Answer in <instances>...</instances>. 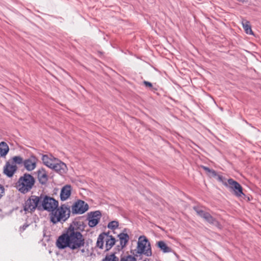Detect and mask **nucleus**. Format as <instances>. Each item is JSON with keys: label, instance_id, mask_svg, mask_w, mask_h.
Here are the masks:
<instances>
[{"label": "nucleus", "instance_id": "nucleus-20", "mask_svg": "<svg viewBox=\"0 0 261 261\" xmlns=\"http://www.w3.org/2000/svg\"><path fill=\"white\" fill-rule=\"evenodd\" d=\"M242 24L246 34L249 35L253 34L250 23L248 20L243 19L242 21Z\"/></svg>", "mask_w": 261, "mask_h": 261}, {"label": "nucleus", "instance_id": "nucleus-14", "mask_svg": "<svg viewBox=\"0 0 261 261\" xmlns=\"http://www.w3.org/2000/svg\"><path fill=\"white\" fill-rule=\"evenodd\" d=\"M71 187L70 185H67L64 186L61 190L60 192V199L62 201H65L68 199L71 195Z\"/></svg>", "mask_w": 261, "mask_h": 261}, {"label": "nucleus", "instance_id": "nucleus-8", "mask_svg": "<svg viewBox=\"0 0 261 261\" xmlns=\"http://www.w3.org/2000/svg\"><path fill=\"white\" fill-rule=\"evenodd\" d=\"M87 203L82 200H78L72 206V212L73 214H82L88 210Z\"/></svg>", "mask_w": 261, "mask_h": 261}, {"label": "nucleus", "instance_id": "nucleus-29", "mask_svg": "<svg viewBox=\"0 0 261 261\" xmlns=\"http://www.w3.org/2000/svg\"><path fill=\"white\" fill-rule=\"evenodd\" d=\"M4 193V188L0 184V198L3 196Z\"/></svg>", "mask_w": 261, "mask_h": 261}, {"label": "nucleus", "instance_id": "nucleus-11", "mask_svg": "<svg viewBox=\"0 0 261 261\" xmlns=\"http://www.w3.org/2000/svg\"><path fill=\"white\" fill-rule=\"evenodd\" d=\"M17 169V167L15 164L11 163L10 162H7L4 167V173L7 176L11 177L16 171Z\"/></svg>", "mask_w": 261, "mask_h": 261}, {"label": "nucleus", "instance_id": "nucleus-30", "mask_svg": "<svg viewBox=\"0 0 261 261\" xmlns=\"http://www.w3.org/2000/svg\"><path fill=\"white\" fill-rule=\"evenodd\" d=\"M144 84L145 85V86L148 87H152V84L151 83H150L149 82H147V81H144Z\"/></svg>", "mask_w": 261, "mask_h": 261}, {"label": "nucleus", "instance_id": "nucleus-19", "mask_svg": "<svg viewBox=\"0 0 261 261\" xmlns=\"http://www.w3.org/2000/svg\"><path fill=\"white\" fill-rule=\"evenodd\" d=\"M118 238L120 240V244L121 247H124L128 241V235L126 233H121L118 235Z\"/></svg>", "mask_w": 261, "mask_h": 261}, {"label": "nucleus", "instance_id": "nucleus-23", "mask_svg": "<svg viewBox=\"0 0 261 261\" xmlns=\"http://www.w3.org/2000/svg\"><path fill=\"white\" fill-rule=\"evenodd\" d=\"M120 261H137V259L134 256L127 254L122 255Z\"/></svg>", "mask_w": 261, "mask_h": 261}, {"label": "nucleus", "instance_id": "nucleus-6", "mask_svg": "<svg viewBox=\"0 0 261 261\" xmlns=\"http://www.w3.org/2000/svg\"><path fill=\"white\" fill-rule=\"evenodd\" d=\"M43 210L51 213L58 206V201L54 198L45 196L41 203Z\"/></svg>", "mask_w": 261, "mask_h": 261}, {"label": "nucleus", "instance_id": "nucleus-31", "mask_svg": "<svg viewBox=\"0 0 261 261\" xmlns=\"http://www.w3.org/2000/svg\"><path fill=\"white\" fill-rule=\"evenodd\" d=\"M202 168L205 171H206L208 173H210V172L211 171V169H210V168H208V167H206L205 166H202Z\"/></svg>", "mask_w": 261, "mask_h": 261}, {"label": "nucleus", "instance_id": "nucleus-21", "mask_svg": "<svg viewBox=\"0 0 261 261\" xmlns=\"http://www.w3.org/2000/svg\"><path fill=\"white\" fill-rule=\"evenodd\" d=\"M116 242L115 239L112 236L109 235V238L107 241V243L105 244L104 248L106 251L110 250L115 245Z\"/></svg>", "mask_w": 261, "mask_h": 261}, {"label": "nucleus", "instance_id": "nucleus-9", "mask_svg": "<svg viewBox=\"0 0 261 261\" xmlns=\"http://www.w3.org/2000/svg\"><path fill=\"white\" fill-rule=\"evenodd\" d=\"M194 210L196 211L197 215L203 218L208 223L215 225L216 226H219L218 222L213 218L209 213L202 211L197 207H194Z\"/></svg>", "mask_w": 261, "mask_h": 261}, {"label": "nucleus", "instance_id": "nucleus-27", "mask_svg": "<svg viewBox=\"0 0 261 261\" xmlns=\"http://www.w3.org/2000/svg\"><path fill=\"white\" fill-rule=\"evenodd\" d=\"M219 181L222 182V184L226 187L227 186L228 179L223 177L222 175H218L216 176Z\"/></svg>", "mask_w": 261, "mask_h": 261}, {"label": "nucleus", "instance_id": "nucleus-3", "mask_svg": "<svg viewBox=\"0 0 261 261\" xmlns=\"http://www.w3.org/2000/svg\"><path fill=\"white\" fill-rule=\"evenodd\" d=\"M35 183L34 178L25 173L21 176L16 183V188L22 193L25 194L31 190Z\"/></svg>", "mask_w": 261, "mask_h": 261}, {"label": "nucleus", "instance_id": "nucleus-1", "mask_svg": "<svg viewBox=\"0 0 261 261\" xmlns=\"http://www.w3.org/2000/svg\"><path fill=\"white\" fill-rule=\"evenodd\" d=\"M56 245L60 249L68 247L84 257L89 255V250L87 246L85 245L84 237L74 224L70 225L58 238Z\"/></svg>", "mask_w": 261, "mask_h": 261}, {"label": "nucleus", "instance_id": "nucleus-32", "mask_svg": "<svg viewBox=\"0 0 261 261\" xmlns=\"http://www.w3.org/2000/svg\"><path fill=\"white\" fill-rule=\"evenodd\" d=\"M29 225L28 224H24L22 227H20V229L21 231H23L28 227Z\"/></svg>", "mask_w": 261, "mask_h": 261}, {"label": "nucleus", "instance_id": "nucleus-28", "mask_svg": "<svg viewBox=\"0 0 261 261\" xmlns=\"http://www.w3.org/2000/svg\"><path fill=\"white\" fill-rule=\"evenodd\" d=\"M208 175L212 177H216L217 174L215 171L211 170L210 173H208Z\"/></svg>", "mask_w": 261, "mask_h": 261}, {"label": "nucleus", "instance_id": "nucleus-15", "mask_svg": "<svg viewBox=\"0 0 261 261\" xmlns=\"http://www.w3.org/2000/svg\"><path fill=\"white\" fill-rule=\"evenodd\" d=\"M109 238V234L108 233L103 232L100 234L96 242L97 247L101 249H104V244H106Z\"/></svg>", "mask_w": 261, "mask_h": 261}, {"label": "nucleus", "instance_id": "nucleus-18", "mask_svg": "<svg viewBox=\"0 0 261 261\" xmlns=\"http://www.w3.org/2000/svg\"><path fill=\"white\" fill-rule=\"evenodd\" d=\"M9 151V147L7 144L5 142L0 143V155L5 156Z\"/></svg>", "mask_w": 261, "mask_h": 261}, {"label": "nucleus", "instance_id": "nucleus-22", "mask_svg": "<svg viewBox=\"0 0 261 261\" xmlns=\"http://www.w3.org/2000/svg\"><path fill=\"white\" fill-rule=\"evenodd\" d=\"M158 246L164 253L170 252L171 251V248H169L163 241L158 242Z\"/></svg>", "mask_w": 261, "mask_h": 261}, {"label": "nucleus", "instance_id": "nucleus-4", "mask_svg": "<svg viewBox=\"0 0 261 261\" xmlns=\"http://www.w3.org/2000/svg\"><path fill=\"white\" fill-rule=\"evenodd\" d=\"M136 251L137 254H144L147 256H151L150 244L144 236L139 237Z\"/></svg>", "mask_w": 261, "mask_h": 261}, {"label": "nucleus", "instance_id": "nucleus-13", "mask_svg": "<svg viewBox=\"0 0 261 261\" xmlns=\"http://www.w3.org/2000/svg\"><path fill=\"white\" fill-rule=\"evenodd\" d=\"M101 214L99 211H95L91 213V215L89 217L88 225L90 227H93L96 226L100 219Z\"/></svg>", "mask_w": 261, "mask_h": 261}, {"label": "nucleus", "instance_id": "nucleus-16", "mask_svg": "<svg viewBox=\"0 0 261 261\" xmlns=\"http://www.w3.org/2000/svg\"><path fill=\"white\" fill-rule=\"evenodd\" d=\"M42 161L43 164L49 168H51L53 167V165L57 160V158L54 157L53 155H43L42 156Z\"/></svg>", "mask_w": 261, "mask_h": 261}, {"label": "nucleus", "instance_id": "nucleus-10", "mask_svg": "<svg viewBox=\"0 0 261 261\" xmlns=\"http://www.w3.org/2000/svg\"><path fill=\"white\" fill-rule=\"evenodd\" d=\"M38 160L34 156H31L29 159L23 161V165L25 169L29 171H32L36 167Z\"/></svg>", "mask_w": 261, "mask_h": 261}, {"label": "nucleus", "instance_id": "nucleus-26", "mask_svg": "<svg viewBox=\"0 0 261 261\" xmlns=\"http://www.w3.org/2000/svg\"><path fill=\"white\" fill-rule=\"evenodd\" d=\"M118 227V222L116 221H113L110 222L108 225V227L110 229H115Z\"/></svg>", "mask_w": 261, "mask_h": 261}, {"label": "nucleus", "instance_id": "nucleus-17", "mask_svg": "<svg viewBox=\"0 0 261 261\" xmlns=\"http://www.w3.org/2000/svg\"><path fill=\"white\" fill-rule=\"evenodd\" d=\"M38 178L39 182L42 184H44L46 182L48 178L47 175L45 170L41 169L38 171Z\"/></svg>", "mask_w": 261, "mask_h": 261}, {"label": "nucleus", "instance_id": "nucleus-5", "mask_svg": "<svg viewBox=\"0 0 261 261\" xmlns=\"http://www.w3.org/2000/svg\"><path fill=\"white\" fill-rule=\"evenodd\" d=\"M40 198L38 196L32 195L27 199L23 205V210L25 213H31L37 207L40 208L41 205H39Z\"/></svg>", "mask_w": 261, "mask_h": 261}, {"label": "nucleus", "instance_id": "nucleus-12", "mask_svg": "<svg viewBox=\"0 0 261 261\" xmlns=\"http://www.w3.org/2000/svg\"><path fill=\"white\" fill-rule=\"evenodd\" d=\"M51 169H54L61 174L65 173L67 171L66 164L58 159Z\"/></svg>", "mask_w": 261, "mask_h": 261}, {"label": "nucleus", "instance_id": "nucleus-24", "mask_svg": "<svg viewBox=\"0 0 261 261\" xmlns=\"http://www.w3.org/2000/svg\"><path fill=\"white\" fill-rule=\"evenodd\" d=\"M12 162L11 163H13L14 164H21L22 163L23 164V160L22 158L20 156H15L12 159Z\"/></svg>", "mask_w": 261, "mask_h": 261}, {"label": "nucleus", "instance_id": "nucleus-2", "mask_svg": "<svg viewBox=\"0 0 261 261\" xmlns=\"http://www.w3.org/2000/svg\"><path fill=\"white\" fill-rule=\"evenodd\" d=\"M70 211L65 204L57 207L50 214V221L54 224L65 222L70 216Z\"/></svg>", "mask_w": 261, "mask_h": 261}, {"label": "nucleus", "instance_id": "nucleus-25", "mask_svg": "<svg viewBox=\"0 0 261 261\" xmlns=\"http://www.w3.org/2000/svg\"><path fill=\"white\" fill-rule=\"evenodd\" d=\"M103 261H119V258L114 254H111L107 255Z\"/></svg>", "mask_w": 261, "mask_h": 261}, {"label": "nucleus", "instance_id": "nucleus-7", "mask_svg": "<svg viewBox=\"0 0 261 261\" xmlns=\"http://www.w3.org/2000/svg\"><path fill=\"white\" fill-rule=\"evenodd\" d=\"M227 184V186L226 187L232 191L236 196L241 197L244 195L242 187L237 181L229 178L228 179V183Z\"/></svg>", "mask_w": 261, "mask_h": 261}]
</instances>
